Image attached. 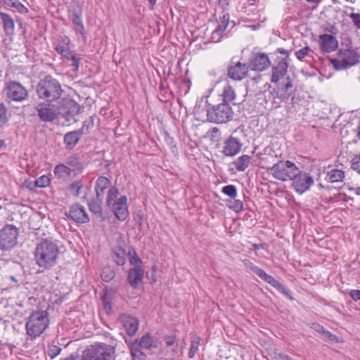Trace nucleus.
I'll return each instance as SVG.
<instances>
[{"mask_svg": "<svg viewBox=\"0 0 360 360\" xmlns=\"http://www.w3.org/2000/svg\"><path fill=\"white\" fill-rule=\"evenodd\" d=\"M35 92L40 101L55 103L62 97L65 91L60 82L48 75L39 79L36 85Z\"/></svg>", "mask_w": 360, "mask_h": 360, "instance_id": "obj_1", "label": "nucleus"}, {"mask_svg": "<svg viewBox=\"0 0 360 360\" xmlns=\"http://www.w3.org/2000/svg\"><path fill=\"white\" fill-rule=\"evenodd\" d=\"M59 250L58 245L52 240L45 239L37 244L34 256L37 264L44 269H49L57 262Z\"/></svg>", "mask_w": 360, "mask_h": 360, "instance_id": "obj_2", "label": "nucleus"}, {"mask_svg": "<svg viewBox=\"0 0 360 360\" xmlns=\"http://www.w3.org/2000/svg\"><path fill=\"white\" fill-rule=\"evenodd\" d=\"M119 190L116 186L109 188L107 193L106 205L120 221H124L128 215L127 198L122 195L118 198Z\"/></svg>", "mask_w": 360, "mask_h": 360, "instance_id": "obj_3", "label": "nucleus"}, {"mask_svg": "<svg viewBox=\"0 0 360 360\" xmlns=\"http://www.w3.org/2000/svg\"><path fill=\"white\" fill-rule=\"evenodd\" d=\"M49 323V314L46 311H34L30 315L26 323L27 334L33 338L38 337L46 330Z\"/></svg>", "mask_w": 360, "mask_h": 360, "instance_id": "obj_4", "label": "nucleus"}, {"mask_svg": "<svg viewBox=\"0 0 360 360\" xmlns=\"http://www.w3.org/2000/svg\"><path fill=\"white\" fill-rule=\"evenodd\" d=\"M266 169L276 179L281 181L292 180L298 171L295 164L289 160H279L272 167Z\"/></svg>", "mask_w": 360, "mask_h": 360, "instance_id": "obj_5", "label": "nucleus"}, {"mask_svg": "<svg viewBox=\"0 0 360 360\" xmlns=\"http://www.w3.org/2000/svg\"><path fill=\"white\" fill-rule=\"evenodd\" d=\"M232 107L227 103H220L208 106L207 109V120L217 124L226 123L233 117Z\"/></svg>", "mask_w": 360, "mask_h": 360, "instance_id": "obj_6", "label": "nucleus"}, {"mask_svg": "<svg viewBox=\"0 0 360 360\" xmlns=\"http://www.w3.org/2000/svg\"><path fill=\"white\" fill-rule=\"evenodd\" d=\"M55 105L57 118L61 116L67 122L75 120V116L81 112L80 105L70 98H60L55 102Z\"/></svg>", "mask_w": 360, "mask_h": 360, "instance_id": "obj_7", "label": "nucleus"}, {"mask_svg": "<svg viewBox=\"0 0 360 360\" xmlns=\"http://www.w3.org/2000/svg\"><path fill=\"white\" fill-rule=\"evenodd\" d=\"M19 230L13 224H6L0 230V250L9 252L18 243Z\"/></svg>", "mask_w": 360, "mask_h": 360, "instance_id": "obj_8", "label": "nucleus"}, {"mask_svg": "<svg viewBox=\"0 0 360 360\" xmlns=\"http://www.w3.org/2000/svg\"><path fill=\"white\" fill-rule=\"evenodd\" d=\"M330 61L335 70H340L356 65L359 61V56L352 49H340L338 58Z\"/></svg>", "mask_w": 360, "mask_h": 360, "instance_id": "obj_9", "label": "nucleus"}, {"mask_svg": "<svg viewBox=\"0 0 360 360\" xmlns=\"http://www.w3.org/2000/svg\"><path fill=\"white\" fill-rule=\"evenodd\" d=\"M292 92V80L289 76H286L277 88L273 90L274 97L272 103L274 105L275 108H279L281 106V102L288 101Z\"/></svg>", "mask_w": 360, "mask_h": 360, "instance_id": "obj_10", "label": "nucleus"}, {"mask_svg": "<svg viewBox=\"0 0 360 360\" xmlns=\"http://www.w3.org/2000/svg\"><path fill=\"white\" fill-rule=\"evenodd\" d=\"M37 115L41 122H52L57 119L55 103L40 101L34 104Z\"/></svg>", "mask_w": 360, "mask_h": 360, "instance_id": "obj_11", "label": "nucleus"}, {"mask_svg": "<svg viewBox=\"0 0 360 360\" xmlns=\"http://www.w3.org/2000/svg\"><path fill=\"white\" fill-rule=\"evenodd\" d=\"M82 360H110L111 349L107 345H91L84 352L81 357Z\"/></svg>", "mask_w": 360, "mask_h": 360, "instance_id": "obj_12", "label": "nucleus"}, {"mask_svg": "<svg viewBox=\"0 0 360 360\" xmlns=\"http://www.w3.org/2000/svg\"><path fill=\"white\" fill-rule=\"evenodd\" d=\"M4 91L7 98L13 101H23L28 97L27 90L20 83L15 81L7 82Z\"/></svg>", "mask_w": 360, "mask_h": 360, "instance_id": "obj_13", "label": "nucleus"}, {"mask_svg": "<svg viewBox=\"0 0 360 360\" xmlns=\"http://www.w3.org/2000/svg\"><path fill=\"white\" fill-rule=\"evenodd\" d=\"M292 186L296 192L300 194L304 193L309 190L314 184L312 176L306 172L297 171V174L293 176Z\"/></svg>", "mask_w": 360, "mask_h": 360, "instance_id": "obj_14", "label": "nucleus"}, {"mask_svg": "<svg viewBox=\"0 0 360 360\" xmlns=\"http://www.w3.org/2000/svg\"><path fill=\"white\" fill-rule=\"evenodd\" d=\"M249 69L248 64L231 60L227 69V75L233 80L240 81L247 77Z\"/></svg>", "mask_w": 360, "mask_h": 360, "instance_id": "obj_15", "label": "nucleus"}, {"mask_svg": "<svg viewBox=\"0 0 360 360\" xmlns=\"http://www.w3.org/2000/svg\"><path fill=\"white\" fill-rule=\"evenodd\" d=\"M248 64L250 70L261 72L270 67L271 61L265 53H252Z\"/></svg>", "mask_w": 360, "mask_h": 360, "instance_id": "obj_16", "label": "nucleus"}, {"mask_svg": "<svg viewBox=\"0 0 360 360\" xmlns=\"http://www.w3.org/2000/svg\"><path fill=\"white\" fill-rule=\"evenodd\" d=\"M65 216L78 224H86L89 221V217L85 208L79 203L72 205L69 212H65Z\"/></svg>", "mask_w": 360, "mask_h": 360, "instance_id": "obj_17", "label": "nucleus"}, {"mask_svg": "<svg viewBox=\"0 0 360 360\" xmlns=\"http://www.w3.org/2000/svg\"><path fill=\"white\" fill-rule=\"evenodd\" d=\"M288 68L287 58H281L272 66L271 82L278 84L280 80H283L286 77Z\"/></svg>", "mask_w": 360, "mask_h": 360, "instance_id": "obj_18", "label": "nucleus"}, {"mask_svg": "<svg viewBox=\"0 0 360 360\" xmlns=\"http://www.w3.org/2000/svg\"><path fill=\"white\" fill-rule=\"evenodd\" d=\"M242 145L238 138L231 136L224 141L222 153L226 156H234L240 151Z\"/></svg>", "mask_w": 360, "mask_h": 360, "instance_id": "obj_19", "label": "nucleus"}, {"mask_svg": "<svg viewBox=\"0 0 360 360\" xmlns=\"http://www.w3.org/2000/svg\"><path fill=\"white\" fill-rule=\"evenodd\" d=\"M144 269L141 266H134L129 269L127 274V281L133 288H138L143 283Z\"/></svg>", "mask_w": 360, "mask_h": 360, "instance_id": "obj_20", "label": "nucleus"}, {"mask_svg": "<svg viewBox=\"0 0 360 360\" xmlns=\"http://www.w3.org/2000/svg\"><path fill=\"white\" fill-rule=\"evenodd\" d=\"M71 20L74 25V30L77 34H79L82 37L86 38V30L82 19V10L81 8H74L70 11Z\"/></svg>", "mask_w": 360, "mask_h": 360, "instance_id": "obj_21", "label": "nucleus"}, {"mask_svg": "<svg viewBox=\"0 0 360 360\" xmlns=\"http://www.w3.org/2000/svg\"><path fill=\"white\" fill-rule=\"evenodd\" d=\"M120 320L122 322L123 327L129 336H133L136 334L139 328V321L136 318L122 314L120 316Z\"/></svg>", "mask_w": 360, "mask_h": 360, "instance_id": "obj_22", "label": "nucleus"}, {"mask_svg": "<svg viewBox=\"0 0 360 360\" xmlns=\"http://www.w3.org/2000/svg\"><path fill=\"white\" fill-rule=\"evenodd\" d=\"M319 42L321 50L326 53H330L335 51L338 46V41L336 37L332 34H321L319 37Z\"/></svg>", "mask_w": 360, "mask_h": 360, "instance_id": "obj_23", "label": "nucleus"}, {"mask_svg": "<svg viewBox=\"0 0 360 360\" xmlns=\"http://www.w3.org/2000/svg\"><path fill=\"white\" fill-rule=\"evenodd\" d=\"M263 281L270 284L272 287L275 288L278 292L282 293L289 300H294L293 297L292 296L291 291L281 282L274 278L272 276L266 274Z\"/></svg>", "mask_w": 360, "mask_h": 360, "instance_id": "obj_24", "label": "nucleus"}, {"mask_svg": "<svg viewBox=\"0 0 360 360\" xmlns=\"http://www.w3.org/2000/svg\"><path fill=\"white\" fill-rule=\"evenodd\" d=\"M103 197H100L96 195L95 198L87 201V205L90 212L103 221L105 219V217H103Z\"/></svg>", "mask_w": 360, "mask_h": 360, "instance_id": "obj_25", "label": "nucleus"}, {"mask_svg": "<svg viewBox=\"0 0 360 360\" xmlns=\"http://www.w3.org/2000/svg\"><path fill=\"white\" fill-rule=\"evenodd\" d=\"M221 102L227 103L229 105H236V94L235 90L230 85H226L223 88L221 94L219 95Z\"/></svg>", "mask_w": 360, "mask_h": 360, "instance_id": "obj_26", "label": "nucleus"}, {"mask_svg": "<svg viewBox=\"0 0 360 360\" xmlns=\"http://www.w3.org/2000/svg\"><path fill=\"white\" fill-rule=\"evenodd\" d=\"M82 136L81 132L78 130L70 131L65 134L64 136V143L66 145V148L70 150L74 148Z\"/></svg>", "mask_w": 360, "mask_h": 360, "instance_id": "obj_27", "label": "nucleus"}, {"mask_svg": "<svg viewBox=\"0 0 360 360\" xmlns=\"http://www.w3.org/2000/svg\"><path fill=\"white\" fill-rule=\"evenodd\" d=\"M110 180L105 176H99L96 182L95 191L96 195L100 197H103L105 189L110 186Z\"/></svg>", "mask_w": 360, "mask_h": 360, "instance_id": "obj_28", "label": "nucleus"}, {"mask_svg": "<svg viewBox=\"0 0 360 360\" xmlns=\"http://www.w3.org/2000/svg\"><path fill=\"white\" fill-rule=\"evenodd\" d=\"M112 257L113 261L119 266H123L125 264L127 258H126V251L125 250L120 247L117 246L112 250Z\"/></svg>", "mask_w": 360, "mask_h": 360, "instance_id": "obj_29", "label": "nucleus"}, {"mask_svg": "<svg viewBox=\"0 0 360 360\" xmlns=\"http://www.w3.org/2000/svg\"><path fill=\"white\" fill-rule=\"evenodd\" d=\"M0 19L2 21L4 31L8 34L12 33L15 28V23L11 16L6 13L0 11Z\"/></svg>", "mask_w": 360, "mask_h": 360, "instance_id": "obj_30", "label": "nucleus"}, {"mask_svg": "<svg viewBox=\"0 0 360 360\" xmlns=\"http://www.w3.org/2000/svg\"><path fill=\"white\" fill-rule=\"evenodd\" d=\"M251 159L248 155H242L233 162V165L238 172H243L249 167Z\"/></svg>", "mask_w": 360, "mask_h": 360, "instance_id": "obj_31", "label": "nucleus"}, {"mask_svg": "<svg viewBox=\"0 0 360 360\" xmlns=\"http://www.w3.org/2000/svg\"><path fill=\"white\" fill-rule=\"evenodd\" d=\"M138 343L142 349L147 350H152L153 348L158 347L156 342L153 340L149 333L143 335Z\"/></svg>", "mask_w": 360, "mask_h": 360, "instance_id": "obj_32", "label": "nucleus"}, {"mask_svg": "<svg viewBox=\"0 0 360 360\" xmlns=\"http://www.w3.org/2000/svg\"><path fill=\"white\" fill-rule=\"evenodd\" d=\"M229 22V13H226L224 11L222 12V15L219 17V24L214 30V35H219V34H222L227 28Z\"/></svg>", "mask_w": 360, "mask_h": 360, "instance_id": "obj_33", "label": "nucleus"}, {"mask_svg": "<svg viewBox=\"0 0 360 360\" xmlns=\"http://www.w3.org/2000/svg\"><path fill=\"white\" fill-rule=\"evenodd\" d=\"M345 178V174L342 170L332 169L328 172L326 179L330 183L342 182Z\"/></svg>", "mask_w": 360, "mask_h": 360, "instance_id": "obj_34", "label": "nucleus"}, {"mask_svg": "<svg viewBox=\"0 0 360 360\" xmlns=\"http://www.w3.org/2000/svg\"><path fill=\"white\" fill-rule=\"evenodd\" d=\"M142 349L137 341L130 345L131 355L139 360H146V355L141 350Z\"/></svg>", "mask_w": 360, "mask_h": 360, "instance_id": "obj_35", "label": "nucleus"}, {"mask_svg": "<svg viewBox=\"0 0 360 360\" xmlns=\"http://www.w3.org/2000/svg\"><path fill=\"white\" fill-rule=\"evenodd\" d=\"M243 264L247 268L250 269L253 273L257 275L262 280H263L267 274L262 269L255 265L250 259H244Z\"/></svg>", "mask_w": 360, "mask_h": 360, "instance_id": "obj_36", "label": "nucleus"}, {"mask_svg": "<svg viewBox=\"0 0 360 360\" xmlns=\"http://www.w3.org/2000/svg\"><path fill=\"white\" fill-rule=\"evenodd\" d=\"M226 206L229 209L235 211L237 213L241 212L243 209V201L239 199H236V198H231L230 200H226Z\"/></svg>", "mask_w": 360, "mask_h": 360, "instance_id": "obj_37", "label": "nucleus"}, {"mask_svg": "<svg viewBox=\"0 0 360 360\" xmlns=\"http://www.w3.org/2000/svg\"><path fill=\"white\" fill-rule=\"evenodd\" d=\"M4 3L8 6L16 8L21 13H27L28 8L18 0H3Z\"/></svg>", "mask_w": 360, "mask_h": 360, "instance_id": "obj_38", "label": "nucleus"}, {"mask_svg": "<svg viewBox=\"0 0 360 360\" xmlns=\"http://www.w3.org/2000/svg\"><path fill=\"white\" fill-rule=\"evenodd\" d=\"M313 328L316 331L321 333L323 336H325L326 338H327L328 340H330L331 341L337 340V336L333 334L329 330L326 329L323 326H321L319 323H314Z\"/></svg>", "mask_w": 360, "mask_h": 360, "instance_id": "obj_39", "label": "nucleus"}, {"mask_svg": "<svg viewBox=\"0 0 360 360\" xmlns=\"http://www.w3.org/2000/svg\"><path fill=\"white\" fill-rule=\"evenodd\" d=\"M115 276V273L113 269L109 266H105L102 269L101 274V279L105 282H109L113 279Z\"/></svg>", "mask_w": 360, "mask_h": 360, "instance_id": "obj_40", "label": "nucleus"}, {"mask_svg": "<svg viewBox=\"0 0 360 360\" xmlns=\"http://www.w3.org/2000/svg\"><path fill=\"white\" fill-rule=\"evenodd\" d=\"M55 50L58 53L61 55V56L64 58L69 59L71 54H72V51L70 49L69 46H65L62 45H56Z\"/></svg>", "mask_w": 360, "mask_h": 360, "instance_id": "obj_41", "label": "nucleus"}, {"mask_svg": "<svg viewBox=\"0 0 360 360\" xmlns=\"http://www.w3.org/2000/svg\"><path fill=\"white\" fill-rule=\"evenodd\" d=\"M94 127V118L93 117H89L87 120H84L82 124V127L81 129H78L79 131L81 132V134H87L89 133V129Z\"/></svg>", "mask_w": 360, "mask_h": 360, "instance_id": "obj_42", "label": "nucleus"}, {"mask_svg": "<svg viewBox=\"0 0 360 360\" xmlns=\"http://www.w3.org/2000/svg\"><path fill=\"white\" fill-rule=\"evenodd\" d=\"M83 188V184L81 181H76L70 185V191L73 193L74 195L78 197L81 193V191Z\"/></svg>", "mask_w": 360, "mask_h": 360, "instance_id": "obj_43", "label": "nucleus"}, {"mask_svg": "<svg viewBox=\"0 0 360 360\" xmlns=\"http://www.w3.org/2000/svg\"><path fill=\"white\" fill-rule=\"evenodd\" d=\"M221 191L231 198H236L237 197V189L233 185H227L224 186Z\"/></svg>", "mask_w": 360, "mask_h": 360, "instance_id": "obj_44", "label": "nucleus"}, {"mask_svg": "<svg viewBox=\"0 0 360 360\" xmlns=\"http://www.w3.org/2000/svg\"><path fill=\"white\" fill-rule=\"evenodd\" d=\"M7 108L4 103H0V127L4 126L8 121Z\"/></svg>", "mask_w": 360, "mask_h": 360, "instance_id": "obj_45", "label": "nucleus"}, {"mask_svg": "<svg viewBox=\"0 0 360 360\" xmlns=\"http://www.w3.org/2000/svg\"><path fill=\"white\" fill-rule=\"evenodd\" d=\"M72 170L70 167L64 165H58L54 169V172L56 174L62 175L67 174L70 175Z\"/></svg>", "mask_w": 360, "mask_h": 360, "instance_id": "obj_46", "label": "nucleus"}, {"mask_svg": "<svg viewBox=\"0 0 360 360\" xmlns=\"http://www.w3.org/2000/svg\"><path fill=\"white\" fill-rule=\"evenodd\" d=\"M49 184L50 179L46 175L40 176L34 181V186L39 188H44L49 185Z\"/></svg>", "mask_w": 360, "mask_h": 360, "instance_id": "obj_47", "label": "nucleus"}, {"mask_svg": "<svg viewBox=\"0 0 360 360\" xmlns=\"http://www.w3.org/2000/svg\"><path fill=\"white\" fill-rule=\"evenodd\" d=\"M61 352V348L57 345L49 346L47 350V354L51 359H54Z\"/></svg>", "mask_w": 360, "mask_h": 360, "instance_id": "obj_48", "label": "nucleus"}, {"mask_svg": "<svg viewBox=\"0 0 360 360\" xmlns=\"http://www.w3.org/2000/svg\"><path fill=\"white\" fill-rule=\"evenodd\" d=\"M68 60H72V63L70 66L72 67V70L76 72L78 70L79 64H80V58L76 56L75 54H71Z\"/></svg>", "mask_w": 360, "mask_h": 360, "instance_id": "obj_49", "label": "nucleus"}, {"mask_svg": "<svg viewBox=\"0 0 360 360\" xmlns=\"http://www.w3.org/2000/svg\"><path fill=\"white\" fill-rule=\"evenodd\" d=\"M310 49L309 46H305L295 52L297 58L300 60H303L304 58L308 55Z\"/></svg>", "mask_w": 360, "mask_h": 360, "instance_id": "obj_50", "label": "nucleus"}, {"mask_svg": "<svg viewBox=\"0 0 360 360\" xmlns=\"http://www.w3.org/2000/svg\"><path fill=\"white\" fill-rule=\"evenodd\" d=\"M352 168L360 174V153L352 160Z\"/></svg>", "mask_w": 360, "mask_h": 360, "instance_id": "obj_51", "label": "nucleus"}, {"mask_svg": "<svg viewBox=\"0 0 360 360\" xmlns=\"http://www.w3.org/2000/svg\"><path fill=\"white\" fill-rule=\"evenodd\" d=\"M129 263L131 265H133L134 266H141V264H142V261L137 256L135 251H134V255L129 258Z\"/></svg>", "mask_w": 360, "mask_h": 360, "instance_id": "obj_52", "label": "nucleus"}, {"mask_svg": "<svg viewBox=\"0 0 360 360\" xmlns=\"http://www.w3.org/2000/svg\"><path fill=\"white\" fill-rule=\"evenodd\" d=\"M198 346H199V342L198 341H194V340L192 341V343H191V348H190V350L188 352V356L190 358H193L194 356L195 352L198 349Z\"/></svg>", "mask_w": 360, "mask_h": 360, "instance_id": "obj_53", "label": "nucleus"}, {"mask_svg": "<svg viewBox=\"0 0 360 360\" xmlns=\"http://www.w3.org/2000/svg\"><path fill=\"white\" fill-rule=\"evenodd\" d=\"M352 19L354 25L360 30V14L356 13H352L349 15Z\"/></svg>", "mask_w": 360, "mask_h": 360, "instance_id": "obj_54", "label": "nucleus"}, {"mask_svg": "<svg viewBox=\"0 0 360 360\" xmlns=\"http://www.w3.org/2000/svg\"><path fill=\"white\" fill-rule=\"evenodd\" d=\"M349 295L352 299L355 301H360V290H352L349 292Z\"/></svg>", "mask_w": 360, "mask_h": 360, "instance_id": "obj_55", "label": "nucleus"}, {"mask_svg": "<svg viewBox=\"0 0 360 360\" xmlns=\"http://www.w3.org/2000/svg\"><path fill=\"white\" fill-rule=\"evenodd\" d=\"M70 43V38L66 35H63L60 37V41L56 45H62V46H69Z\"/></svg>", "mask_w": 360, "mask_h": 360, "instance_id": "obj_56", "label": "nucleus"}, {"mask_svg": "<svg viewBox=\"0 0 360 360\" xmlns=\"http://www.w3.org/2000/svg\"><path fill=\"white\" fill-rule=\"evenodd\" d=\"M165 343L167 346H172L175 342V336L171 335V336H167L165 338Z\"/></svg>", "mask_w": 360, "mask_h": 360, "instance_id": "obj_57", "label": "nucleus"}, {"mask_svg": "<svg viewBox=\"0 0 360 360\" xmlns=\"http://www.w3.org/2000/svg\"><path fill=\"white\" fill-rule=\"evenodd\" d=\"M326 31L328 32H330L333 34H336L338 33V29L334 25H330L326 28Z\"/></svg>", "mask_w": 360, "mask_h": 360, "instance_id": "obj_58", "label": "nucleus"}, {"mask_svg": "<svg viewBox=\"0 0 360 360\" xmlns=\"http://www.w3.org/2000/svg\"><path fill=\"white\" fill-rule=\"evenodd\" d=\"M277 52L285 55V57L284 58H287V61H288V57H289V52L288 50L283 49V48H278Z\"/></svg>", "mask_w": 360, "mask_h": 360, "instance_id": "obj_59", "label": "nucleus"}, {"mask_svg": "<svg viewBox=\"0 0 360 360\" xmlns=\"http://www.w3.org/2000/svg\"><path fill=\"white\" fill-rule=\"evenodd\" d=\"M165 141L168 144L171 145L173 143V142H174L173 138L170 137L169 134L167 131L165 132Z\"/></svg>", "mask_w": 360, "mask_h": 360, "instance_id": "obj_60", "label": "nucleus"}, {"mask_svg": "<svg viewBox=\"0 0 360 360\" xmlns=\"http://www.w3.org/2000/svg\"><path fill=\"white\" fill-rule=\"evenodd\" d=\"M214 31L212 32V37H211V38H212V39L214 41H215V42H218V41H219V39H221V34H219V35H217V34H216V35H214Z\"/></svg>", "mask_w": 360, "mask_h": 360, "instance_id": "obj_61", "label": "nucleus"}, {"mask_svg": "<svg viewBox=\"0 0 360 360\" xmlns=\"http://www.w3.org/2000/svg\"><path fill=\"white\" fill-rule=\"evenodd\" d=\"M61 360H82V359L79 356H71L70 357H67V358H65V359H61Z\"/></svg>", "mask_w": 360, "mask_h": 360, "instance_id": "obj_62", "label": "nucleus"}, {"mask_svg": "<svg viewBox=\"0 0 360 360\" xmlns=\"http://www.w3.org/2000/svg\"><path fill=\"white\" fill-rule=\"evenodd\" d=\"M103 307L106 311L111 309L110 304L106 302L105 299H103Z\"/></svg>", "mask_w": 360, "mask_h": 360, "instance_id": "obj_63", "label": "nucleus"}, {"mask_svg": "<svg viewBox=\"0 0 360 360\" xmlns=\"http://www.w3.org/2000/svg\"><path fill=\"white\" fill-rule=\"evenodd\" d=\"M252 248H253L254 250H259L260 248H263V244H262V243H259V244L254 243V244H252Z\"/></svg>", "mask_w": 360, "mask_h": 360, "instance_id": "obj_64", "label": "nucleus"}]
</instances>
